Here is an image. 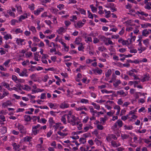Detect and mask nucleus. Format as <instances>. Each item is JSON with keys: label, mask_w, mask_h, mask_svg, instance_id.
Returning <instances> with one entry per match:
<instances>
[{"label": "nucleus", "mask_w": 151, "mask_h": 151, "mask_svg": "<svg viewBox=\"0 0 151 151\" xmlns=\"http://www.w3.org/2000/svg\"><path fill=\"white\" fill-rule=\"evenodd\" d=\"M18 128L19 130L20 133L24 134L25 132V129L23 125L19 124L18 126Z\"/></svg>", "instance_id": "f257e3e1"}, {"label": "nucleus", "mask_w": 151, "mask_h": 151, "mask_svg": "<svg viewBox=\"0 0 151 151\" xmlns=\"http://www.w3.org/2000/svg\"><path fill=\"white\" fill-rule=\"evenodd\" d=\"M27 70L25 68L23 69V71L22 72L19 74V75L20 76H25L27 77L28 76V75L27 74Z\"/></svg>", "instance_id": "f03ea898"}, {"label": "nucleus", "mask_w": 151, "mask_h": 151, "mask_svg": "<svg viewBox=\"0 0 151 151\" xmlns=\"http://www.w3.org/2000/svg\"><path fill=\"white\" fill-rule=\"evenodd\" d=\"M24 120L26 122L30 121L32 119V117L28 115H24Z\"/></svg>", "instance_id": "7ed1b4c3"}, {"label": "nucleus", "mask_w": 151, "mask_h": 151, "mask_svg": "<svg viewBox=\"0 0 151 151\" xmlns=\"http://www.w3.org/2000/svg\"><path fill=\"white\" fill-rule=\"evenodd\" d=\"M69 106V105L68 104L64 103H62L61 104L60 106V108L62 109H64L65 108H67Z\"/></svg>", "instance_id": "20e7f679"}, {"label": "nucleus", "mask_w": 151, "mask_h": 151, "mask_svg": "<svg viewBox=\"0 0 151 151\" xmlns=\"http://www.w3.org/2000/svg\"><path fill=\"white\" fill-rule=\"evenodd\" d=\"M48 122L51 127H52V126L53 124L55 123V122L53 120V119L52 117H50L49 119Z\"/></svg>", "instance_id": "39448f33"}, {"label": "nucleus", "mask_w": 151, "mask_h": 151, "mask_svg": "<svg viewBox=\"0 0 151 151\" xmlns=\"http://www.w3.org/2000/svg\"><path fill=\"white\" fill-rule=\"evenodd\" d=\"M142 34L143 36H147L146 35H148L149 34V31L147 30V29H145L143 30Z\"/></svg>", "instance_id": "423d86ee"}, {"label": "nucleus", "mask_w": 151, "mask_h": 151, "mask_svg": "<svg viewBox=\"0 0 151 151\" xmlns=\"http://www.w3.org/2000/svg\"><path fill=\"white\" fill-rule=\"evenodd\" d=\"M84 24V23H82L81 21H79L76 24L77 26L79 28H81L82 27Z\"/></svg>", "instance_id": "0eeeda50"}, {"label": "nucleus", "mask_w": 151, "mask_h": 151, "mask_svg": "<svg viewBox=\"0 0 151 151\" xmlns=\"http://www.w3.org/2000/svg\"><path fill=\"white\" fill-rule=\"evenodd\" d=\"M90 7H91V11L93 12H95L97 11V8L94 7L93 5H90Z\"/></svg>", "instance_id": "6e6552de"}, {"label": "nucleus", "mask_w": 151, "mask_h": 151, "mask_svg": "<svg viewBox=\"0 0 151 151\" xmlns=\"http://www.w3.org/2000/svg\"><path fill=\"white\" fill-rule=\"evenodd\" d=\"M12 145L14 147L13 149L15 150H17V149L19 148L20 147L19 145H17L16 143H14Z\"/></svg>", "instance_id": "1a4fd4ad"}, {"label": "nucleus", "mask_w": 151, "mask_h": 151, "mask_svg": "<svg viewBox=\"0 0 151 151\" xmlns=\"http://www.w3.org/2000/svg\"><path fill=\"white\" fill-rule=\"evenodd\" d=\"M116 76L114 74H113L112 75V78L109 81V82L110 83H111L113 82H114L116 80Z\"/></svg>", "instance_id": "9d476101"}, {"label": "nucleus", "mask_w": 151, "mask_h": 151, "mask_svg": "<svg viewBox=\"0 0 151 151\" xmlns=\"http://www.w3.org/2000/svg\"><path fill=\"white\" fill-rule=\"evenodd\" d=\"M116 123H117V124L119 127H122L123 125V123L122 121L120 119L118 120Z\"/></svg>", "instance_id": "9b49d317"}, {"label": "nucleus", "mask_w": 151, "mask_h": 151, "mask_svg": "<svg viewBox=\"0 0 151 151\" xmlns=\"http://www.w3.org/2000/svg\"><path fill=\"white\" fill-rule=\"evenodd\" d=\"M40 9H37L36 11H35L34 12V14L37 15L39 14L42 11L41 9H42V10H43V9L42 8H41Z\"/></svg>", "instance_id": "f8f14e48"}, {"label": "nucleus", "mask_w": 151, "mask_h": 151, "mask_svg": "<svg viewBox=\"0 0 151 151\" xmlns=\"http://www.w3.org/2000/svg\"><path fill=\"white\" fill-rule=\"evenodd\" d=\"M117 93L120 95H124L123 96H126L127 95L124 92V91L123 90H120L118 91L117 92Z\"/></svg>", "instance_id": "ddd939ff"}, {"label": "nucleus", "mask_w": 151, "mask_h": 151, "mask_svg": "<svg viewBox=\"0 0 151 151\" xmlns=\"http://www.w3.org/2000/svg\"><path fill=\"white\" fill-rule=\"evenodd\" d=\"M101 91L103 93H113L114 92L113 91H108L106 89L102 90H101Z\"/></svg>", "instance_id": "4468645a"}, {"label": "nucleus", "mask_w": 151, "mask_h": 151, "mask_svg": "<svg viewBox=\"0 0 151 151\" xmlns=\"http://www.w3.org/2000/svg\"><path fill=\"white\" fill-rule=\"evenodd\" d=\"M141 26L142 28H145L148 26L151 27V24L150 23H146L144 24H141Z\"/></svg>", "instance_id": "2eb2a0df"}, {"label": "nucleus", "mask_w": 151, "mask_h": 151, "mask_svg": "<svg viewBox=\"0 0 151 151\" xmlns=\"http://www.w3.org/2000/svg\"><path fill=\"white\" fill-rule=\"evenodd\" d=\"M111 71L110 69L108 70L107 72L105 73V76L106 77H108L111 75Z\"/></svg>", "instance_id": "dca6fc26"}, {"label": "nucleus", "mask_w": 151, "mask_h": 151, "mask_svg": "<svg viewBox=\"0 0 151 151\" xmlns=\"http://www.w3.org/2000/svg\"><path fill=\"white\" fill-rule=\"evenodd\" d=\"M26 16L24 15H21L20 16L19 18V22L21 21L22 19H25L26 18H27V14H25Z\"/></svg>", "instance_id": "f3484780"}, {"label": "nucleus", "mask_w": 151, "mask_h": 151, "mask_svg": "<svg viewBox=\"0 0 151 151\" xmlns=\"http://www.w3.org/2000/svg\"><path fill=\"white\" fill-rule=\"evenodd\" d=\"M61 44L63 45V46H64V48L65 49H65V50H66L67 52L68 51V49H69V47L68 46L67 47L66 46V44L65 43H64V42H61Z\"/></svg>", "instance_id": "a211bd4d"}, {"label": "nucleus", "mask_w": 151, "mask_h": 151, "mask_svg": "<svg viewBox=\"0 0 151 151\" xmlns=\"http://www.w3.org/2000/svg\"><path fill=\"white\" fill-rule=\"evenodd\" d=\"M78 10L80 12L81 14H86V11L83 9L78 8Z\"/></svg>", "instance_id": "6ab92c4d"}, {"label": "nucleus", "mask_w": 151, "mask_h": 151, "mask_svg": "<svg viewBox=\"0 0 151 151\" xmlns=\"http://www.w3.org/2000/svg\"><path fill=\"white\" fill-rule=\"evenodd\" d=\"M111 145L114 147H117L119 146V145H117V144L116 142L114 141H112L111 142Z\"/></svg>", "instance_id": "aec40b11"}, {"label": "nucleus", "mask_w": 151, "mask_h": 151, "mask_svg": "<svg viewBox=\"0 0 151 151\" xmlns=\"http://www.w3.org/2000/svg\"><path fill=\"white\" fill-rule=\"evenodd\" d=\"M7 13L10 14V16H13L14 17H15L14 13L12 12L11 10H7Z\"/></svg>", "instance_id": "412c9836"}, {"label": "nucleus", "mask_w": 151, "mask_h": 151, "mask_svg": "<svg viewBox=\"0 0 151 151\" xmlns=\"http://www.w3.org/2000/svg\"><path fill=\"white\" fill-rule=\"evenodd\" d=\"M32 137H29L28 136H26L24 138V141L29 142L30 139H32Z\"/></svg>", "instance_id": "4be33fe9"}, {"label": "nucleus", "mask_w": 151, "mask_h": 151, "mask_svg": "<svg viewBox=\"0 0 151 151\" xmlns=\"http://www.w3.org/2000/svg\"><path fill=\"white\" fill-rule=\"evenodd\" d=\"M24 39L18 38L17 39V43L18 44H19V42H20L21 45H22V43L24 42Z\"/></svg>", "instance_id": "5701e85b"}, {"label": "nucleus", "mask_w": 151, "mask_h": 151, "mask_svg": "<svg viewBox=\"0 0 151 151\" xmlns=\"http://www.w3.org/2000/svg\"><path fill=\"white\" fill-rule=\"evenodd\" d=\"M121 83V81L120 80H119L115 82V83H113V85L115 87H116L118 85Z\"/></svg>", "instance_id": "b1692460"}, {"label": "nucleus", "mask_w": 151, "mask_h": 151, "mask_svg": "<svg viewBox=\"0 0 151 151\" xmlns=\"http://www.w3.org/2000/svg\"><path fill=\"white\" fill-rule=\"evenodd\" d=\"M129 137V136L128 135L125 134H124L123 135L122 134L121 135V137L123 140L127 139Z\"/></svg>", "instance_id": "393cba45"}, {"label": "nucleus", "mask_w": 151, "mask_h": 151, "mask_svg": "<svg viewBox=\"0 0 151 151\" xmlns=\"http://www.w3.org/2000/svg\"><path fill=\"white\" fill-rule=\"evenodd\" d=\"M79 141L83 144H84L86 142V139L85 138L81 137L79 139Z\"/></svg>", "instance_id": "a878e982"}, {"label": "nucleus", "mask_w": 151, "mask_h": 151, "mask_svg": "<svg viewBox=\"0 0 151 151\" xmlns=\"http://www.w3.org/2000/svg\"><path fill=\"white\" fill-rule=\"evenodd\" d=\"M100 39L101 41H103L104 42H106L108 40V38H106L105 37L102 36L100 37Z\"/></svg>", "instance_id": "bb28decb"}, {"label": "nucleus", "mask_w": 151, "mask_h": 151, "mask_svg": "<svg viewBox=\"0 0 151 151\" xmlns=\"http://www.w3.org/2000/svg\"><path fill=\"white\" fill-rule=\"evenodd\" d=\"M64 28L63 27H61L57 31L59 34H60L64 30Z\"/></svg>", "instance_id": "cd10ccee"}, {"label": "nucleus", "mask_w": 151, "mask_h": 151, "mask_svg": "<svg viewBox=\"0 0 151 151\" xmlns=\"http://www.w3.org/2000/svg\"><path fill=\"white\" fill-rule=\"evenodd\" d=\"M12 79L16 82V83H17V81L18 79L17 78V77L15 75H12Z\"/></svg>", "instance_id": "c85d7f7f"}, {"label": "nucleus", "mask_w": 151, "mask_h": 151, "mask_svg": "<svg viewBox=\"0 0 151 151\" xmlns=\"http://www.w3.org/2000/svg\"><path fill=\"white\" fill-rule=\"evenodd\" d=\"M4 38L6 40H8L9 38H10L11 39H12V37L11 35H9L8 34H7L5 36Z\"/></svg>", "instance_id": "c756f323"}, {"label": "nucleus", "mask_w": 151, "mask_h": 151, "mask_svg": "<svg viewBox=\"0 0 151 151\" xmlns=\"http://www.w3.org/2000/svg\"><path fill=\"white\" fill-rule=\"evenodd\" d=\"M81 45H79L78 48V50L79 51L82 50L83 49H84V47H83V45L82 43H81Z\"/></svg>", "instance_id": "7c9ffc66"}, {"label": "nucleus", "mask_w": 151, "mask_h": 151, "mask_svg": "<svg viewBox=\"0 0 151 151\" xmlns=\"http://www.w3.org/2000/svg\"><path fill=\"white\" fill-rule=\"evenodd\" d=\"M88 17L91 19H93V14L90 12L89 11H88Z\"/></svg>", "instance_id": "2f4dec72"}, {"label": "nucleus", "mask_w": 151, "mask_h": 151, "mask_svg": "<svg viewBox=\"0 0 151 151\" xmlns=\"http://www.w3.org/2000/svg\"><path fill=\"white\" fill-rule=\"evenodd\" d=\"M16 22H18V21L17 20L13 19L11 21V24L12 25H14Z\"/></svg>", "instance_id": "473e14b6"}, {"label": "nucleus", "mask_w": 151, "mask_h": 151, "mask_svg": "<svg viewBox=\"0 0 151 151\" xmlns=\"http://www.w3.org/2000/svg\"><path fill=\"white\" fill-rule=\"evenodd\" d=\"M39 130L32 129V133H33L35 135H36L37 133H38L39 132Z\"/></svg>", "instance_id": "72a5a7b5"}, {"label": "nucleus", "mask_w": 151, "mask_h": 151, "mask_svg": "<svg viewBox=\"0 0 151 151\" xmlns=\"http://www.w3.org/2000/svg\"><path fill=\"white\" fill-rule=\"evenodd\" d=\"M146 4V6H145V8L146 9H147L149 10H150L151 9V6L149 4V3L148 4Z\"/></svg>", "instance_id": "f704fd0d"}, {"label": "nucleus", "mask_w": 151, "mask_h": 151, "mask_svg": "<svg viewBox=\"0 0 151 151\" xmlns=\"http://www.w3.org/2000/svg\"><path fill=\"white\" fill-rule=\"evenodd\" d=\"M132 6V5L129 3H128L127 4L126 6V8L127 9H131Z\"/></svg>", "instance_id": "c9c22d12"}, {"label": "nucleus", "mask_w": 151, "mask_h": 151, "mask_svg": "<svg viewBox=\"0 0 151 151\" xmlns=\"http://www.w3.org/2000/svg\"><path fill=\"white\" fill-rule=\"evenodd\" d=\"M15 32H16L17 34L19 33H22L23 31L21 30L20 29L18 28L16 29L15 31Z\"/></svg>", "instance_id": "e433bc0d"}, {"label": "nucleus", "mask_w": 151, "mask_h": 151, "mask_svg": "<svg viewBox=\"0 0 151 151\" xmlns=\"http://www.w3.org/2000/svg\"><path fill=\"white\" fill-rule=\"evenodd\" d=\"M81 102L82 103H88V100L85 99H82L81 100Z\"/></svg>", "instance_id": "4c0bfd02"}, {"label": "nucleus", "mask_w": 151, "mask_h": 151, "mask_svg": "<svg viewBox=\"0 0 151 151\" xmlns=\"http://www.w3.org/2000/svg\"><path fill=\"white\" fill-rule=\"evenodd\" d=\"M114 4L113 3H109L108 6H105L106 7L110 8H111L113 7H114Z\"/></svg>", "instance_id": "58836bf2"}, {"label": "nucleus", "mask_w": 151, "mask_h": 151, "mask_svg": "<svg viewBox=\"0 0 151 151\" xmlns=\"http://www.w3.org/2000/svg\"><path fill=\"white\" fill-rule=\"evenodd\" d=\"M97 128L100 130H102L104 128V127L103 126L101 125V124H98L97 126Z\"/></svg>", "instance_id": "ea45409f"}, {"label": "nucleus", "mask_w": 151, "mask_h": 151, "mask_svg": "<svg viewBox=\"0 0 151 151\" xmlns=\"http://www.w3.org/2000/svg\"><path fill=\"white\" fill-rule=\"evenodd\" d=\"M5 104H6V105L7 106L12 105V103L9 101H7L6 102L2 104V106H4V105Z\"/></svg>", "instance_id": "a19ab883"}, {"label": "nucleus", "mask_w": 151, "mask_h": 151, "mask_svg": "<svg viewBox=\"0 0 151 151\" xmlns=\"http://www.w3.org/2000/svg\"><path fill=\"white\" fill-rule=\"evenodd\" d=\"M9 94L8 93H7L6 92H4V93H3L2 95V96H1V98H3L5 96H7L8 94Z\"/></svg>", "instance_id": "79ce46f5"}, {"label": "nucleus", "mask_w": 151, "mask_h": 151, "mask_svg": "<svg viewBox=\"0 0 151 151\" xmlns=\"http://www.w3.org/2000/svg\"><path fill=\"white\" fill-rule=\"evenodd\" d=\"M65 24L66 27H68L71 24V22L69 21H65Z\"/></svg>", "instance_id": "37998d69"}, {"label": "nucleus", "mask_w": 151, "mask_h": 151, "mask_svg": "<svg viewBox=\"0 0 151 151\" xmlns=\"http://www.w3.org/2000/svg\"><path fill=\"white\" fill-rule=\"evenodd\" d=\"M124 127H125V129H127L128 130H131L133 128V127L132 126L127 127L126 125H125Z\"/></svg>", "instance_id": "c03bdc74"}, {"label": "nucleus", "mask_w": 151, "mask_h": 151, "mask_svg": "<svg viewBox=\"0 0 151 151\" xmlns=\"http://www.w3.org/2000/svg\"><path fill=\"white\" fill-rule=\"evenodd\" d=\"M30 29L33 32H36L35 28L34 27L31 26L30 27Z\"/></svg>", "instance_id": "a18cd8bd"}, {"label": "nucleus", "mask_w": 151, "mask_h": 151, "mask_svg": "<svg viewBox=\"0 0 151 151\" xmlns=\"http://www.w3.org/2000/svg\"><path fill=\"white\" fill-rule=\"evenodd\" d=\"M64 6V5L63 4H60L58 5L57 7L60 10L61 9V8H63Z\"/></svg>", "instance_id": "49530a36"}, {"label": "nucleus", "mask_w": 151, "mask_h": 151, "mask_svg": "<svg viewBox=\"0 0 151 151\" xmlns=\"http://www.w3.org/2000/svg\"><path fill=\"white\" fill-rule=\"evenodd\" d=\"M46 93H42L40 97V99H43L44 98H45L46 97Z\"/></svg>", "instance_id": "de8ad7c7"}, {"label": "nucleus", "mask_w": 151, "mask_h": 151, "mask_svg": "<svg viewBox=\"0 0 151 151\" xmlns=\"http://www.w3.org/2000/svg\"><path fill=\"white\" fill-rule=\"evenodd\" d=\"M91 134L90 133H87L86 134H83V136L85 138H87Z\"/></svg>", "instance_id": "09e8293b"}, {"label": "nucleus", "mask_w": 151, "mask_h": 151, "mask_svg": "<svg viewBox=\"0 0 151 151\" xmlns=\"http://www.w3.org/2000/svg\"><path fill=\"white\" fill-rule=\"evenodd\" d=\"M60 124H61V123H56V125H54L53 126V127L55 128V130H56L58 128L60 125Z\"/></svg>", "instance_id": "8fccbe9b"}, {"label": "nucleus", "mask_w": 151, "mask_h": 151, "mask_svg": "<svg viewBox=\"0 0 151 151\" xmlns=\"http://www.w3.org/2000/svg\"><path fill=\"white\" fill-rule=\"evenodd\" d=\"M52 133V132L50 130L49 132L47 133V137H50Z\"/></svg>", "instance_id": "3c124183"}, {"label": "nucleus", "mask_w": 151, "mask_h": 151, "mask_svg": "<svg viewBox=\"0 0 151 151\" xmlns=\"http://www.w3.org/2000/svg\"><path fill=\"white\" fill-rule=\"evenodd\" d=\"M61 120L62 122H63L65 124H66V119L63 116H62L61 119Z\"/></svg>", "instance_id": "603ef678"}, {"label": "nucleus", "mask_w": 151, "mask_h": 151, "mask_svg": "<svg viewBox=\"0 0 151 151\" xmlns=\"http://www.w3.org/2000/svg\"><path fill=\"white\" fill-rule=\"evenodd\" d=\"M40 127V125L39 124H37V126H32V129H37Z\"/></svg>", "instance_id": "864d4df0"}, {"label": "nucleus", "mask_w": 151, "mask_h": 151, "mask_svg": "<svg viewBox=\"0 0 151 151\" xmlns=\"http://www.w3.org/2000/svg\"><path fill=\"white\" fill-rule=\"evenodd\" d=\"M124 28H122V29L119 32V34L121 35H122L124 32Z\"/></svg>", "instance_id": "5fc2aeb1"}, {"label": "nucleus", "mask_w": 151, "mask_h": 151, "mask_svg": "<svg viewBox=\"0 0 151 151\" xmlns=\"http://www.w3.org/2000/svg\"><path fill=\"white\" fill-rule=\"evenodd\" d=\"M112 139L111 137V135L107 137L106 138V139L107 141L109 142L110 141H111Z\"/></svg>", "instance_id": "6e6d98bb"}, {"label": "nucleus", "mask_w": 151, "mask_h": 151, "mask_svg": "<svg viewBox=\"0 0 151 151\" xmlns=\"http://www.w3.org/2000/svg\"><path fill=\"white\" fill-rule=\"evenodd\" d=\"M10 60L9 59L8 60L6 61L4 63V64L5 66L9 64V63L10 62Z\"/></svg>", "instance_id": "4d7b16f0"}, {"label": "nucleus", "mask_w": 151, "mask_h": 151, "mask_svg": "<svg viewBox=\"0 0 151 151\" xmlns=\"http://www.w3.org/2000/svg\"><path fill=\"white\" fill-rule=\"evenodd\" d=\"M94 43H97L99 42V40L96 38H94L93 41Z\"/></svg>", "instance_id": "13d9d810"}, {"label": "nucleus", "mask_w": 151, "mask_h": 151, "mask_svg": "<svg viewBox=\"0 0 151 151\" xmlns=\"http://www.w3.org/2000/svg\"><path fill=\"white\" fill-rule=\"evenodd\" d=\"M123 103V101L121 99H119L117 101V103L118 104L122 105Z\"/></svg>", "instance_id": "bf43d9fd"}, {"label": "nucleus", "mask_w": 151, "mask_h": 151, "mask_svg": "<svg viewBox=\"0 0 151 151\" xmlns=\"http://www.w3.org/2000/svg\"><path fill=\"white\" fill-rule=\"evenodd\" d=\"M49 78V77L47 75H46L44 77V79L43 80V81L44 82H46L47 81L48 79Z\"/></svg>", "instance_id": "052dcab7"}, {"label": "nucleus", "mask_w": 151, "mask_h": 151, "mask_svg": "<svg viewBox=\"0 0 151 151\" xmlns=\"http://www.w3.org/2000/svg\"><path fill=\"white\" fill-rule=\"evenodd\" d=\"M15 86L16 87H17L19 88V90H22L21 89V84L19 83L18 84H17L15 85Z\"/></svg>", "instance_id": "680f3d73"}, {"label": "nucleus", "mask_w": 151, "mask_h": 151, "mask_svg": "<svg viewBox=\"0 0 151 151\" xmlns=\"http://www.w3.org/2000/svg\"><path fill=\"white\" fill-rule=\"evenodd\" d=\"M126 50V49L125 48H122L121 49H120L119 50V51L122 53H123L124 52H125Z\"/></svg>", "instance_id": "e2e57ef3"}, {"label": "nucleus", "mask_w": 151, "mask_h": 151, "mask_svg": "<svg viewBox=\"0 0 151 151\" xmlns=\"http://www.w3.org/2000/svg\"><path fill=\"white\" fill-rule=\"evenodd\" d=\"M127 42H128V41L127 40H123L122 43L123 45H126Z\"/></svg>", "instance_id": "0e129e2a"}, {"label": "nucleus", "mask_w": 151, "mask_h": 151, "mask_svg": "<svg viewBox=\"0 0 151 151\" xmlns=\"http://www.w3.org/2000/svg\"><path fill=\"white\" fill-rule=\"evenodd\" d=\"M34 5H35L34 4H31V6H30V5L29 6V8L31 9L32 10H34Z\"/></svg>", "instance_id": "69168bd1"}, {"label": "nucleus", "mask_w": 151, "mask_h": 151, "mask_svg": "<svg viewBox=\"0 0 151 151\" xmlns=\"http://www.w3.org/2000/svg\"><path fill=\"white\" fill-rule=\"evenodd\" d=\"M2 84H3V86H5L6 88H7L8 87V86L9 85L8 83L6 82H2Z\"/></svg>", "instance_id": "338daca9"}, {"label": "nucleus", "mask_w": 151, "mask_h": 151, "mask_svg": "<svg viewBox=\"0 0 151 151\" xmlns=\"http://www.w3.org/2000/svg\"><path fill=\"white\" fill-rule=\"evenodd\" d=\"M45 23H46L48 25L50 26L51 24L52 23L51 22L50 20H46L45 21Z\"/></svg>", "instance_id": "774afa93"}]
</instances>
